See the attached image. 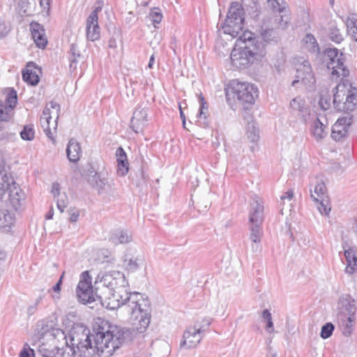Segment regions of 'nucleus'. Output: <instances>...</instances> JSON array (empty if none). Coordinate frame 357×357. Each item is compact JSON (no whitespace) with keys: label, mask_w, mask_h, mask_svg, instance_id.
Returning <instances> with one entry per match:
<instances>
[{"label":"nucleus","mask_w":357,"mask_h":357,"mask_svg":"<svg viewBox=\"0 0 357 357\" xmlns=\"http://www.w3.org/2000/svg\"><path fill=\"white\" fill-rule=\"evenodd\" d=\"M262 318L266 321L272 319V316L268 310H264L261 314Z\"/></svg>","instance_id":"obj_62"},{"label":"nucleus","mask_w":357,"mask_h":357,"mask_svg":"<svg viewBox=\"0 0 357 357\" xmlns=\"http://www.w3.org/2000/svg\"><path fill=\"white\" fill-rule=\"evenodd\" d=\"M319 104L323 110L328 109L331 107V97L321 95L319 98Z\"/></svg>","instance_id":"obj_53"},{"label":"nucleus","mask_w":357,"mask_h":357,"mask_svg":"<svg viewBox=\"0 0 357 357\" xmlns=\"http://www.w3.org/2000/svg\"><path fill=\"white\" fill-rule=\"evenodd\" d=\"M76 354H77V351L75 349L70 345H67L65 349H56V355L55 357H75Z\"/></svg>","instance_id":"obj_41"},{"label":"nucleus","mask_w":357,"mask_h":357,"mask_svg":"<svg viewBox=\"0 0 357 357\" xmlns=\"http://www.w3.org/2000/svg\"><path fill=\"white\" fill-rule=\"evenodd\" d=\"M56 347L50 348V346L42 343L38 346V352L41 357H55L56 355Z\"/></svg>","instance_id":"obj_36"},{"label":"nucleus","mask_w":357,"mask_h":357,"mask_svg":"<svg viewBox=\"0 0 357 357\" xmlns=\"http://www.w3.org/2000/svg\"><path fill=\"white\" fill-rule=\"evenodd\" d=\"M118 169L117 173L119 176H124L129 169V163L128 160H117Z\"/></svg>","instance_id":"obj_50"},{"label":"nucleus","mask_w":357,"mask_h":357,"mask_svg":"<svg viewBox=\"0 0 357 357\" xmlns=\"http://www.w3.org/2000/svg\"><path fill=\"white\" fill-rule=\"evenodd\" d=\"M266 330L268 333H272L273 331V323L272 319L266 321Z\"/></svg>","instance_id":"obj_64"},{"label":"nucleus","mask_w":357,"mask_h":357,"mask_svg":"<svg viewBox=\"0 0 357 357\" xmlns=\"http://www.w3.org/2000/svg\"><path fill=\"white\" fill-rule=\"evenodd\" d=\"M210 203L207 200H203L197 203L196 207L199 212H203L207 210L209 207Z\"/></svg>","instance_id":"obj_55"},{"label":"nucleus","mask_w":357,"mask_h":357,"mask_svg":"<svg viewBox=\"0 0 357 357\" xmlns=\"http://www.w3.org/2000/svg\"><path fill=\"white\" fill-rule=\"evenodd\" d=\"M243 10L238 2H232L227 15V19L222 26L224 33L232 38L238 37L243 28Z\"/></svg>","instance_id":"obj_7"},{"label":"nucleus","mask_w":357,"mask_h":357,"mask_svg":"<svg viewBox=\"0 0 357 357\" xmlns=\"http://www.w3.org/2000/svg\"><path fill=\"white\" fill-rule=\"evenodd\" d=\"M353 119L352 114L340 117L332 127L331 137L335 141L344 138L347 135L349 128L353 123Z\"/></svg>","instance_id":"obj_12"},{"label":"nucleus","mask_w":357,"mask_h":357,"mask_svg":"<svg viewBox=\"0 0 357 357\" xmlns=\"http://www.w3.org/2000/svg\"><path fill=\"white\" fill-rule=\"evenodd\" d=\"M91 280L89 271H84L80 275L79 282L76 288V294L78 300L83 303H91L96 300H101L100 296L93 294Z\"/></svg>","instance_id":"obj_8"},{"label":"nucleus","mask_w":357,"mask_h":357,"mask_svg":"<svg viewBox=\"0 0 357 357\" xmlns=\"http://www.w3.org/2000/svg\"><path fill=\"white\" fill-rule=\"evenodd\" d=\"M262 224H250V239L253 243H259L261 241V238L263 234Z\"/></svg>","instance_id":"obj_33"},{"label":"nucleus","mask_w":357,"mask_h":357,"mask_svg":"<svg viewBox=\"0 0 357 357\" xmlns=\"http://www.w3.org/2000/svg\"><path fill=\"white\" fill-rule=\"evenodd\" d=\"M337 320L339 327L342 331V334L345 337H349L354 330V326L356 320V317H344V315L342 317L337 316Z\"/></svg>","instance_id":"obj_21"},{"label":"nucleus","mask_w":357,"mask_h":357,"mask_svg":"<svg viewBox=\"0 0 357 357\" xmlns=\"http://www.w3.org/2000/svg\"><path fill=\"white\" fill-rule=\"evenodd\" d=\"M296 79L292 82V86L301 82L306 87H312L315 83V78L308 61H303L296 69Z\"/></svg>","instance_id":"obj_11"},{"label":"nucleus","mask_w":357,"mask_h":357,"mask_svg":"<svg viewBox=\"0 0 357 357\" xmlns=\"http://www.w3.org/2000/svg\"><path fill=\"white\" fill-rule=\"evenodd\" d=\"M15 215L6 209H0V229L8 231L14 224Z\"/></svg>","instance_id":"obj_23"},{"label":"nucleus","mask_w":357,"mask_h":357,"mask_svg":"<svg viewBox=\"0 0 357 357\" xmlns=\"http://www.w3.org/2000/svg\"><path fill=\"white\" fill-rule=\"evenodd\" d=\"M311 197L313 200L318 204L317 208L321 215H328L331 211V206L328 203V197L319 198L316 197V196L313 194L312 191L310 190Z\"/></svg>","instance_id":"obj_30"},{"label":"nucleus","mask_w":357,"mask_h":357,"mask_svg":"<svg viewBox=\"0 0 357 357\" xmlns=\"http://www.w3.org/2000/svg\"><path fill=\"white\" fill-rule=\"evenodd\" d=\"M149 19L153 22L154 26L156 27V24H159L162 19L160 10L158 8L151 9L149 15Z\"/></svg>","instance_id":"obj_43"},{"label":"nucleus","mask_w":357,"mask_h":357,"mask_svg":"<svg viewBox=\"0 0 357 357\" xmlns=\"http://www.w3.org/2000/svg\"><path fill=\"white\" fill-rule=\"evenodd\" d=\"M326 187L324 183L322 181L318 182L314 186L313 194L316 196V197L324 198L327 197V196H326Z\"/></svg>","instance_id":"obj_48"},{"label":"nucleus","mask_w":357,"mask_h":357,"mask_svg":"<svg viewBox=\"0 0 357 357\" xmlns=\"http://www.w3.org/2000/svg\"><path fill=\"white\" fill-rule=\"evenodd\" d=\"M339 312L337 316L356 317L357 301L349 294L342 295L338 302Z\"/></svg>","instance_id":"obj_16"},{"label":"nucleus","mask_w":357,"mask_h":357,"mask_svg":"<svg viewBox=\"0 0 357 357\" xmlns=\"http://www.w3.org/2000/svg\"><path fill=\"white\" fill-rule=\"evenodd\" d=\"M22 78L24 82L32 86L37 85L40 80L37 73L28 68L22 72Z\"/></svg>","instance_id":"obj_35"},{"label":"nucleus","mask_w":357,"mask_h":357,"mask_svg":"<svg viewBox=\"0 0 357 357\" xmlns=\"http://www.w3.org/2000/svg\"><path fill=\"white\" fill-rule=\"evenodd\" d=\"M31 3L29 0H20L18 3L19 11L26 15H31L33 10L31 8Z\"/></svg>","instance_id":"obj_44"},{"label":"nucleus","mask_w":357,"mask_h":357,"mask_svg":"<svg viewBox=\"0 0 357 357\" xmlns=\"http://www.w3.org/2000/svg\"><path fill=\"white\" fill-rule=\"evenodd\" d=\"M17 102V92L13 89H9L6 96V103L9 111H12Z\"/></svg>","instance_id":"obj_38"},{"label":"nucleus","mask_w":357,"mask_h":357,"mask_svg":"<svg viewBox=\"0 0 357 357\" xmlns=\"http://www.w3.org/2000/svg\"><path fill=\"white\" fill-rule=\"evenodd\" d=\"M334 90V107L345 115L351 114L357 108V89L352 87L349 80L345 79L340 81Z\"/></svg>","instance_id":"obj_4"},{"label":"nucleus","mask_w":357,"mask_h":357,"mask_svg":"<svg viewBox=\"0 0 357 357\" xmlns=\"http://www.w3.org/2000/svg\"><path fill=\"white\" fill-rule=\"evenodd\" d=\"M335 326L332 323H326L321 327L320 333L321 337L323 339H327L330 337L332 335Z\"/></svg>","instance_id":"obj_46"},{"label":"nucleus","mask_w":357,"mask_h":357,"mask_svg":"<svg viewBox=\"0 0 357 357\" xmlns=\"http://www.w3.org/2000/svg\"><path fill=\"white\" fill-rule=\"evenodd\" d=\"M328 37L332 41L336 43H340L343 40V36L341 34L340 31L336 26H332L330 28Z\"/></svg>","instance_id":"obj_45"},{"label":"nucleus","mask_w":357,"mask_h":357,"mask_svg":"<svg viewBox=\"0 0 357 357\" xmlns=\"http://www.w3.org/2000/svg\"><path fill=\"white\" fill-rule=\"evenodd\" d=\"M69 52L70 68L76 69L77 63L78 62L79 59L82 57L77 43H75L71 44Z\"/></svg>","instance_id":"obj_31"},{"label":"nucleus","mask_w":357,"mask_h":357,"mask_svg":"<svg viewBox=\"0 0 357 357\" xmlns=\"http://www.w3.org/2000/svg\"><path fill=\"white\" fill-rule=\"evenodd\" d=\"M63 275H64V273H63V274L61 275L59 281L56 283V284L52 287V289L54 290V291L55 292H59L61 290V284H62V280H63Z\"/></svg>","instance_id":"obj_59"},{"label":"nucleus","mask_w":357,"mask_h":357,"mask_svg":"<svg viewBox=\"0 0 357 357\" xmlns=\"http://www.w3.org/2000/svg\"><path fill=\"white\" fill-rule=\"evenodd\" d=\"M346 26L348 34L351 38L357 42V15L355 13L351 14L346 21Z\"/></svg>","instance_id":"obj_27"},{"label":"nucleus","mask_w":357,"mask_h":357,"mask_svg":"<svg viewBox=\"0 0 357 357\" xmlns=\"http://www.w3.org/2000/svg\"><path fill=\"white\" fill-rule=\"evenodd\" d=\"M52 192L54 194V197H56L59 196V194H61L60 192L59 185L57 183H54L52 186Z\"/></svg>","instance_id":"obj_58"},{"label":"nucleus","mask_w":357,"mask_h":357,"mask_svg":"<svg viewBox=\"0 0 357 357\" xmlns=\"http://www.w3.org/2000/svg\"><path fill=\"white\" fill-rule=\"evenodd\" d=\"M291 112L296 113V115L306 123L310 115V109L305 100L301 96L293 98L289 103Z\"/></svg>","instance_id":"obj_17"},{"label":"nucleus","mask_w":357,"mask_h":357,"mask_svg":"<svg viewBox=\"0 0 357 357\" xmlns=\"http://www.w3.org/2000/svg\"><path fill=\"white\" fill-rule=\"evenodd\" d=\"M324 60L327 67L331 70L332 78H340V81L347 79L349 75V70L344 64L345 54L335 47H327L324 51Z\"/></svg>","instance_id":"obj_6"},{"label":"nucleus","mask_w":357,"mask_h":357,"mask_svg":"<svg viewBox=\"0 0 357 357\" xmlns=\"http://www.w3.org/2000/svg\"><path fill=\"white\" fill-rule=\"evenodd\" d=\"M143 259L142 258H132L129 260L127 264V269L129 271L134 272L138 269V268L142 265Z\"/></svg>","instance_id":"obj_49"},{"label":"nucleus","mask_w":357,"mask_h":357,"mask_svg":"<svg viewBox=\"0 0 357 357\" xmlns=\"http://www.w3.org/2000/svg\"><path fill=\"white\" fill-rule=\"evenodd\" d=\"M8 108L0 100V130L3 128V124L10 119Z\"/></svg>","instance_id":"obj_42"},{"label":"nucleus","mask_w":357,"mask_h":357,"mask_svg":"<svg viewBox=\"0 0 357 357\" xmlns=\"http://www.w3.org/2000/svg\"><path fill=\"white\" fill-rule=\"evenodd\" d=\"M225 90L227 98L233 96L244 107L253 105L259 94L258 88L254 84L238 79L231 80Z\"/></svg>","instance_id":"obj_5"},{"label":"nucleus","mask_w":357,"mask_h":357,"mask_svg":"<svg viewBox=\"0 0 357 357\" xmlns=\"http://www.w3.org/2000/svg\"><path fill=\"white\" fill-rule=\"evenodd\" d=\"M294 197V191L292 190H287L282 196H281V199L284 200L285 199L288 200H291Z\"/></svg>","instance_id":"obj_60"},{"label":"nucleus","mask_w":357,"mask_h":357,"mask_svg":"<svg viewBox=\"0 0 357 357\" xmlns=\"http://www.w3.org/2000/svg\"><path fill=\"white\" fill-rule=\"evenodd\" d=\"M60 110H61L60 105L58 103H56L55 101L52 100L49 103L47 104L45 109L43 110V116L42 117V119L44 118L47 124V128H45V134L54 142H55V141L54 139L53 133L51 132V130L49 128V124H50V121L52 118V116H55L56 119H55V128H54L56 129V126L57 124V120L59 116Z\"/></svg>","instance_id":"obj_15"},{"label":"nucleus","mask_w":357,"mask_h":357,"mask_svg":"<svg viewBox=\"0 0 357 357\" xmlns=\"http://www.w3.org/2000/svg\"><path fill=\"white\" fill-rule=\"evenodd\" d=\"M206 331L204 326L196 322L193 326H188L183 334V340L180 343V348L190 349L195 348L203 337V333Z\"/></svg>","instance_id":"obj_9"},{"label":"nucleus","mask_w":357,"mask_h":357,"mask_svg":"<svg viewBox=\"0 0 357 357\" xmlns=\"http://www.w3.org/2000/svg\"><path fill=\"white\" fill-rule=\"evenodd\" d=\"M307 47L312 52H317L319 50V45L314 36L311 33H307L303 38Z\"/></svg>","instance_id":"obj_39"},{"label":"nucleus","mask_w":357,"mask_h":357,"mask_svg":"<svg viewBox=\"0 0 357 357\" xmlns=\"http://www.w3.org/2000/svg\"><path fill=\"white\" fill-rule=\"evenodd\" d=\"M199 103H200V109H199V117H204V119H206V112H207L208 110V106H207V103L204 100V96H202V94H199Z\"/></svg>","instance_id":"obj_51"},{"label":"nucleus","mask_w":357,"mask_h":357,"mask_svg":"<svg viewBox=\"0 0 357 357\" xmlns=\"http://www.w3.org/2000/svg\"><path fill=\"white\" fill-rule=\"evenodd\" d=\"M116 160H128L127 155L122 147H119L116 151Z\"/></svg>","instance_id":"obj_57"},{"label":"nucleus","mask_w":357,"mask_h":357,"mask_svg":"<svg viewBox=\"0 0 357 357\" xmlns=\"http://www.w3.org/2000/svg\"><path fill=\"white\" fill-rule=\"evenodd\" d=\"M116 275V277L114 278V281L109 282L114 292L107 298L106 307L110 310L121 307L123 312L129 314L130 319L135 321L133 323L135 328L130 329L134 331V337L137 332L144 333L150 324V302L147 298H144L142 294L136 291L126 292L124 296L121 295V287H116V280H120L124 283L125 277L120 272H117Z\"/></svg>","instance_id":"obj_2"},{"label":"nucleus","mask_w":357,"mask_h":357,"mask_svg":"<svg viewBox=\"0 0 357 357\" xmlns=\"http://www.w3.org/2000/svg\"><path fill=\"white\" fill-rule=\"evenodd\" d=\"M40 339L47 336V337H51L53 340H54L56 337L59 336L63 335V332L62 330L59 328H54L52 327H49L47 324L42 326L40 330L38 331Z\"/></svg>","instance_id":"obj_28"},{"label":"nucleus","mask_w":357,"mask_h":357,"mask_svg":"<svg viewBox=\"0 0 357 357\" xmlns=\"http://www.w3.org/2000/svg\"><path fill=\"white\" fill-rule=\"evenodd\" d=\"M274 22L278 24L277 29H286L290 22V17L287 15H281L280 13L274 16Z\"/></svg>","instance_id":"obj_37"},{"label":"nucleus","mask_w":357,"mask_h":357,"mask_svg":"<svg viewBox=\"0 0 357 357\" xmlns=\"http://www.w3.org/2000/svg\"><path fill=\"white\" fill-rule=\"evenodd\" d=\"M10 31V26L3 19L0 18V39L6 36Z\"/></svg>","instance_id":"obj_52"},{"label":"nucleus","mask_w":357,"mask_h":357,"mask_svg":"<svg viewBox=\"0 0 357 357\" xmlns=\"http://www.w3.org/2000/svg\"><path fill=\"white\" fill-rule=\"evenodd\" d=\"M4 168L0 165V199L3 197L6 190L8 189L11 181Z\"/></svg>","instance_id":"obj_32"},{"label":"nucleus","mask_w":357,"mask_h":357,"mask_svg":"<svg viewBox=\"0 0 357 357\" xmlns=\"http://www.w3.org/2000/svg\"><path fill=\"white\" fill-rule=\"evenodd\" d=\"M79 216V213L78 211H73L70 213V221L72 222H77Z\"/></svg>","instance_id":"obj_63"},{"label":"nucleus","mask_w":357,"mask_h":357,"mask_svg":"<svg viewBox=\"0 0 357 357\" xmlns=\"http://www.w3.org/2000/svg\"><path fill=\"white\" fill-rule=\"evenodd\" d=\"M344 256L347 262L346 273L352 274L357 271V257L354 251L351 249L345 250Z\"/></svg>","instance_id":"obj_25"},{"label":"nucleus","mask_w":357,"mask_h":357,"mask_svg":"<svg viewBox=\"0 0 357 357\" xmlns=\"http://www.w3.org/2000/svg\"><path fill=\"white\" fill-rule=\"evenodd\" d=\"M29 28L32 38L36 46L40 49H44L47 44V39L43 26L37 22L33 21L30 23Z\"/></svg>","instance_id":"obj_18"},{"label":"nucleus","mask_w":357,"mask_h":357,"mask_svg":"<svg viewBox=\"0 0 357 357\" xmlns=\"http://www.w3.org/2000/svg\"><path fill=\"white\" fill-rule=\"evenodd\" d=\"M20 136L22 139L31 141L35 137V130L33 125L28 124L24 126L22 130L20 132Z\"/></svg>","instance_id":"obj_40"},{"label":"nucleus","mask_w":357,"mask_h":357,"mask_svg":"<svg viewBox=\"0 0 357 357\" xmlns=\"http://www.w3.org/2000/svg\"><path fill=\"white\" fill-rule=\"evenodd\" d=\"M89 182L94 189L98 190V193H102L105 190L106 181L97 172L89 176Z\"/></svg>","instance_id":"obj_29"},{"label":"nucleus","mask_w":357,"mask_h":357,"mask_svg":"<svg viewBox=\"0 0 357 357\" xmlns=\"http://www.w3.org/2000/svg\"><path fill=\"white\" fill-rule=\"evenodd\" d=\"M246 135L251 142H255L259 137V129L254 121L248 122L246 128Z\"/></svg>","instance_id":"obj_34"},{"label":"nucleus","mask_w":357,"mask_h":357,"mask_svg":"<svg viewBox=\"0 0 357 357\" xmlns=\"http://www.w3.org/2000/svg\"><path fill=\"white\" fill-rule=\"evenodd\" d=\"M138 188H142L146 183V176L142 169L139 170V178L135 181Z\"/></svg>","instance_id":"obj_56"},{"label":"nucleus","mask_w":357,"mask_h":357,"mask_svg":"<svg viewBox=\"0 0 357 357\" xmlns=\"http://www.w3.org/2000/svg\"><path fill=\"white\" fill-rule=\"evenodd\" d=\"M273 11H278L280 13L284 11V8L282 7L278 0H268Z\"/></svg>","instance_id":"obj_54"},{"label":"nucleus","mask_w":357,"mask_h":357,"mask_svg":"<svg viewBox=\"0 0 357 357\" xmlns=\"http://www.w3.org/2000/svg\"><path fill=\"white\" fill-rule=\"evenodd\" d=\"M102 10V7L100 6H97L91 13V14L89 15V16L88 17H93L94 19H96V20H98V14L99 12H100Z\"/></svg>","instance_id":"obj_61"},{"label":"nucleus","mask_w":357,"mask_h":357,"mask_svg":"<svg viewBox=\"0 0 357 357\" xmlns=\"http://www.w3.org/2000/svg\"><path fill=\"white\" fill-rule=\"evenodd\" d=\"M326 126L321 122L319 118H317L312 125V134L317 141L324 139L327 132L325 130Z\"/></svg>","instance_id":"obj_26"},{"label":"nucleus","mask_w":357,"mask_h":357,"mask_svg":"<svg viewBox=\"0 0 357 357\" xmlns=\"http://www.w3.org/2000/svg\"><path fill=\"white\" fill-rule=\"evenodd\" d=\"M10 183L7 189L8 191V200L15 211L20 210L24 203L26 195L13 178H10Z\"/></svg>","instance_id":"obj_13"},{"label":"nucleus","mask_w":357,"mask_h":357,"mask_svg":"<svg viewBox=\"0 0 357 357\" xmlns=\"http://www.w3.org/2000/svg\"><path fill=\"white\" fill-rule=\"evenodd\" d=\"M86 38L89 40L96 41L100 37V28L98 25V20L93 17L86 19Z\"/></svg>","instance_id":"obj_20"},{"label":"nucleus","mask_w":357,"mask_h":357,"mask_svg":"<svg viewBox=\"0 0 357 357\" xmlns=\"http://www.w3.org/2000/svg\"><path fill=\"white\" fill-rule=\"evenodd\" d=\"M56 198L57 208L61 213H63L68 203V196L65 192H63L62 194H59V196Z\"/></svg>","instance_id":"obj_47"},{"label":"nucleus","mask_w":357,"mask_h":357,"mask_svg":"<svg viewBox=\"0 0 357 357\" xmlns=\"http://www.w3.org/2000/svg\"><path fill=\"white\" fill-rule=\"evenodd\" d=\"M132 241V235L128 231L119 229L113 232L110 237L109 241L114 245L119 243H126Z\"/></svg>","instance_id":"obj_24"},{"label":"nucleus","mask_w":357,"mask_h":357,"mask_svg":"<svg viewBox=\"0 0 357 357\" xmlns=\"http://www.w3.org/2000/svg\"><path fill=\"white\" fill-rule=\"evenodd\" d=\"M264 221V206L262 202L255 200L251 204V209L249 215L250 224H262Z\"/></svg>","instance_id":"obj_19"},{"label":"nucleus","mask_w":357,"mask_h":357,"mask_svg":"<svg viewBox=\"0 0 357 357\" xmlns=\"http://www.w3.org/2000/svg\"><path fill=\"white\" fill-rule=\"evenodd\" d=\"M251 36L252 33H244L239 36L240 47L234 48L230 55L234 66L247 68L255 60H261L267 54V50L263 43Z\"/></svg>","instance_id":"obj_3"},{"label":"nucleus","mask_w":357,"mask_h":357,"mask_svg":"<svg viewBox=\"0 0 357 357\" xmlns=\"http://www.w3.org/2000/svg\"><path fill=\"white\" fill-rule=\"evenodd\" d=\"M271 18H267L263 21L259 29V34L265 45L266 49L267 45H277L281 40V36L277 29H275L268 25Z\"/></svg>","instance_id":"obj_10"},{"label":"nucleus","mask_w":357,"mask_h":357,"mask_svg":"<svg viewBox=\"0 0 357 357\" xmlns=\"http://www.w3.org/2000/svg\"><path fill=\"white\" fill-rule=\"evenodd\" d=\"M67 157L70 162H77L79 160L82 155V149L79 144L75 139H70L66 149Z\"/></svg>","instance_id":"obj_22"},{"label":"nucleus","mask_w":357,"mask_h":357,"mask_svg":"<svg viewBox=\"0 0 357 357\" xmlns=\"http://www.w3.org/2000/svg\"><path fill=\"white\" fill-rule=\"evenodd\" d=\"M148 122V108L139 105L133 112L130 120V128L139 133L144 130Z\"/></svg>","instance_id":"obj_14"},{"label":"nucleus","mask_w":357,"mask_h":357,"mask_svg":"<svg viewBox=\"0 0 357 357\" xmlns=\"http://www.w3.org/2000/svg\"><path fill=\"white\" fill-rule=\"evenodd\" d=\"M91 335L82 324H75L66 336V344L77 351L79 357H110L121 345L133 339L134 331L102 322Z\"/></svg>","instance_id":"obj_1"}]
</instances>
